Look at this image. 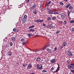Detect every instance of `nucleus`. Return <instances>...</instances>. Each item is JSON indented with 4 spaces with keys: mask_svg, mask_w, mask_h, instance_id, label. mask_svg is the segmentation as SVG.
I'll return each mask as SVG.
<instances>
[{
    "mask_svg": "<svg viewBox=\"0 0 74 74\" xmlns=\"http://www.w3.org/2000/svg\"><path fill=\"white\" fill-rule=\"evenodd\" d=\"M58 48H57V47H55L54 48V51L55 52H57L58 51Z\"/></svg>",
    "mask_w": 74,
    "mask_h": 74,
    "instance_id": "19",
    "label": "nucleus"
},
{
    "mask_svg": "<svg viewBox=\"0 0 74 74\" xmlns=\"http://www.w3.org/2000/svg\"><path fill=\"white\" fill-rule=\"evenodd\" d=\"M43 26H46V25H45V23H43Z\"/></svg>",
    "mask_w": 74,
    "mask_h": 74,
    "instance_id": "49",
    "label": "nucleus"
},
{
    "mask_svg": "<svg viewBox=\"0 0 74 74\" xmlns=\"http://www.w3.org/2000/svg\"><path fill=\"white\" fill-rule=\"evenodd\" d=\"M29 31H30V32H35V30L33 29H30L29 30Z\"/></svg>",
    "mask_w": 74,
    "mask_h": 74,
    "instance_id": "23",
    "label": "nucleus"
},
{
    "mask_svg": "<svg viewBox=\"0 0 74 74\" xmlns=\"http://www.w3.org/2000/svg\"><path fill=\"white\" fill-rule=\"evenodd\" d=\"M42 22H43V20L41 19L39 20V22H40V23Z\"/></svg>",
    "mask_w": 74,
    "mask_h": 74,
    "instance_id": "29",
    "label": "nucleus"
},
{
    "mask_svg": "<svg viewBox=\"0 0 74 74\" xmlns=\"http://www.w3.org/2000/svg\"><path fill=\"white\" fill-rule=\"evenodd\" d=\"M35 22L36 23H38L39 22V20L35 21Z\"/></svg>",
    "mask_w": 74,
    "mask_h": 74,
    "instance_id": "41",
    "label": "nucleus"
},
{
    "mask_svg": "<svg viewBox=\"0 0 74 74\" xmlns=\"http://www.w3.org/2000/svg\"><path fill=\"white\" fill-rule=\"evenodd\" d=\"M33 12L34 14H37V12L35 10H34L33 11Z\"/></svg>",
    "mask_w": 74,
    "mask_h": 74,
    "instance_id": "16",
    "label": "nucleus"
},
{
    "mask_svg": "<svg viewBox=\"0 0 74 74\" xmlns=\"http://www.w3.org/2000/svg\"><path fill=\"white\" fill-rule=\"evenodd\" d=\"M47 72V71L44 70L42 71V73H46V72Z\"/></svg>",
    "mask_w": 74,
    "mask_h": 74,
    "instance_id": "33",
    "label": "nucleus"
},
{
    "mask_svg": "<svg viewBox=\"0 0 74 74\" xmlns=\"http://www.w3.org/2000/svg\"><path fill=\"white\" fill-rule=\"evenodd\" d=\"M63 23L64 25H66V24H67V21L66 20H64L63 22Z\"/></svg>",
    "mask_w": 74,
    "mask_h": 74,
    "instance_id": "27",
    "label": "nucleus"
},
{
    "mask_svg": "<svg viewBox=\"0 0 74 74\" xmlns=\"http://www.w3.org/2000/svg\"><path fill=\"white\" fill-rule=\"evenodd\" d=\"M74 63L73 64H69L67 66V67L69 69H71L73 70L74 69Z\"/></svg>",
    "mask_w": 74,
    "mask_h": 74,
    "instance_id": "1",
    "label": "nucleus"
},
{
    "mask_svg": "<svg viewBox=\"0 0 74 74\" xmlns=\"http://www.w3.org/2000/svg\"><path fill=\"white\" fill-rule=\"evenodd\" d=\"M71 30H72V32H74V27L72 28Z\"/></svg>",
    "mask_w": 74,
    "mask_h": 74,
    "instance_id": "38",
    "label": "nucleus"
},
{
    "mask_svg": "<svg viewBox=\"0 0 74 74\" xmlns=\"http://www.w3.org/2000/svg\"><path fill=\"white\" fill-rule=\"evenodd\" d=\"M64 1H66H66H67V0H64Z\"/></svg>",
    "mask_w": 74,
    "mask_h": 74,
    "instance_id": "55",
    "label": "nucleus"
},
{
    "mask_svg": "<svg viewBox=\"0 0 74 74\" xmlns=\"http://www.w3.org/2000/svg\"><path fill=\"white\" fill-rule=\"evenodd\" d=\"M48 47H49L50 46V44H48L47 45Z\"/></svg>",
    "mask_w": 74,
    "mask_h": 74,
    "instance_id": "54",
    "label": "nucleus"
},
{
    "mask_svg": "<svg viewBox=\"0 0 74 74\" xmlns=\"http://www.w3.org/2000/svg\"><path fill=\"white\" fill-rule=\"evenodd\" d=\"M70 22L71 23H74V20H71L70 21Z\"/></svg>",
    "mask_w": 74,
    "mask_h": 74,
    "instance_id": "30",
    "label": "nucleus"
},
{
    "mask_svg": "<svg viewBox=\"0 0 74 74\" xmlns=\"http://www.w3.org/2000/svg\"><path fill=\"white\" fill-rule=\"evenodd\" d=\"M54 69L53 68V67H52V68H51V71H53V70H54Z\"/></svg>",
    "mask_w": 74,
    "mask_h": 74,
    "instance_id": "43",
    "label": "nucleus"
},
{
    "mask_svg": "<svg viewBox=\"0 0 74 74\" xmlns=\"http://www.w3.org/2000/svg\"><path fill=\"white\" fill-rule=\"evenodd\" d=\"M39 50H36L34 51V52H38L39 51Z\"/></svg>",
    "mask_w": 74,
    "mask_h": 74,
    "instance_id": "47",
    "label": "nucleus"
},
{
    "mask_svg": "<svg viewBox=\"0 0 74 74\" xmlns=\"http://www.w3.org/2000/svg\"><path fill=\"white\" fill-rule=\"evenodd\" d=\"M15 40H16V38H15L13 37L12 38V42H14Z\"/></svg>",
    "mask_w": 74,
    "mask_h": 74,
    "instance_id": "11",
    "label": "nucleus"
},
{
    "mask_svg": "<svg viewBox=\"0 0 74 74\" xmlns=\"http://www.w3.org/2000/svg\"><path fill=\"white\" fill-rule=\"evenodd\" d=\"M67 63H70V61L69 60H67Z\"/></svg>",
    "mask_w": 74,
    "mask_h": 74,
    "instance_id": "48",
    "label": "nucleus"
},
{
    "mask_svg": "<svg viewBox=\"0 0 74 74\" xmlns=\"http://www.w3.org/2000/svg\"><path fill=\"white\" fill-rule=\"evenodd\" d=\"M59 4L60 5H64V3H63L62 2H60Z\"/></svg>",
    "mask_w": 74,
    "mask_h": 74,
    "instance_id": "24",
    "label": "nucleus"
},
{
    "mask_svg": "<svg viewBox=\"0 0 74 74\" xmlns=\"http://www.w3.org/2000/svg\"><path fill=\"white\" fill-rule=\"evenodd\" d=\"M56 19V18L55 16L53 17H52V19H53V20H55Z\"/></svg>",
    "mask_w": 74,
    "mask_h": 74,
    "instance_id": "28",
    "label": "nucleus"
},
{
    "mask_svg": "<svg viewBox=\"0 0 74 74\" xmlns=\"http://www.w3.org/2000/svg\"><path fill=\"white\" fill-rule=\"evenodd\" d=\"M49 5V3L48 2H47V3H46V6H48V5Z\"/></svg>",
    "mask_w": 74,
    "mask_h": 74,
    "instance_id": "42",
    "label": "nucleus"
},
{
    "mask_svg": "<svg viewBox=\"0 0 74 74\" xmlns=\"http://www.w3.org/2000/svg\"><path fill=\"white\" fill-rule=\"evenodd\" d=\"M52 26V24H51V25H48V26H50L49 27H48L49 28V29H53V27H54L53 26Z\"/></svg>",
    "mask_w": 74,
    "mask_h": 74,
    "instance_id": "7",
    "label": "nucleus"
},
{
    "mask_svg": "<svg viewBox=\"0 0 74 74\" xmlns=\"http://www.w3.org/2000/svg\"><path fill=\"white\" fill-rule=\"evenodd\" d=\"M38 35H36L34 36V37H38Z\"/></svg>",
    "mask_w": 74,
    "mask_h": 74,
    "instance_id": "52",
    "label": "nucleus"
},
{
    "mask_svg": "<svg viewBox=\"0 0 74 74\" xmlns=\"http://www.w3.org/2000/svg\"><path fill=\"white\" fill-rule=\"evenodd\" d=\"M34 27V25H32V26H31L30 27H29L28 29H32V28H33V27Z\"/></svg>",
    "mask_w": 74,
    "mask_h": 74,
    "instance_id": "25",
    "label": "nucleus"
},
{
    "mask_svg": "<svg viewBox=\"0 0 74 74\" xmlns=\"http://www.w3.org/2000/svg\"><path fill=\"white\" fill-rule=\"evenodd\" d=\"M38 70H41V69H42V66L41 65L40 67H39V68H38Z\"/></svg>",
    "mask_w": 74,
    "mask_h": 74,
    "instance_id": "18",
    "label": "nucleus"
},
{
    "mask_svg": "<svg viewBox=\"0 0 74 74\" xmlns=\"http://www.w3.org/2000/svg\"><path fill=\"white\" fill-rule=\"evenodd\" d=\"M48 45H46L45 47H44L42 49V50H44V49H47V47H48Z\"/></svg>",
    "mask_w": 74,
    "mask_h": 74,
    "instance_id": "17",
    "label": "nucleus"
},
{
    "mask_svg": "<svg viewBox=\"0 0 74 74\" xmlns=\"http://www.w3.org/2000/svg\"><path fill=\"white\" fill-rule=\"evenodd\" d=\"M27 64H23V67H25L27 66Z\"/></svg>",
    "mask_w": 74,
    "mask_h": 74,
    "instance_id": "32",
    "label": "nucleus"
},
{
    "mask_svg": "<svg viewBox=\"0 0 74 74\" xmlns=\"http://www.w3.org/2000/svg\"><path fill=\"white\" fill-rule=\"evenodd\" d=\"M36 7V4L34 5H33L32 7L31 8V10H33V9H34V8H35Z\"/></svg>",
    "mask_w": 74,
    "mask_h": 74,
    "instance_id": "9",
    "label": "nucleus"
},
{
    "mask_svg": "<svg viewBox=\"0 0 74 74\" xmlns=\"http://www.w3.org/2000/svg\"><path fill=\"white\" fill-rule=\"evenodd\" d=\"M54 14H58V11H55L54 12Z\"/></svg>",
    "mask_w": 74,
    "mask_h": 74,
    "instance_id": "26",
    "label": "nucleus"
},
{
    "mask_svg": "<svg viewBox=\"0 0 74 74\" xmlns=\"http://www.w3.org/2000/svg\"><path fill=\"white\" fill-rule=\"evenodd\" d=\"M27 44V42H23L22 43V45H25V44Z\"/></svg>",
    "mask_w": 74,
    "mask_h": 74,
    "instance_id": "21",
    "label": "nucleus"
},
{
    "mask_svg": "<svg viewBox=\"0 0 74 74\" xmlns=\"http://www.w3.org/2000/svg\"><path fill=\"white\" fill-rule=\"evenodd\" d=\"M67 45V43L65 42H64L62 44L63 47H65Z\"/></svg>",
    "mask_w": 74,
    "mask_h": 74,
    "instance_id": "10",
    "label": "nucleus"
},
{
    "mask_svg": "<svg viewBox=\"0 0 74 74\" xmlns=\"http://www.w3.org/2000/svg\"><path fill=\"white\" fill-rule=\"evenodd\" d=\"M47 20H48V21H49V20H51V17H49L48 18Z\"/></svg>",
    "mask_w": 74,
    "mask_h": 74,
    "instance_id": "44",
    "label": "nucleus"
},
{
    "mask_svg": "<svg viewBox=\"0 0 74 74\" xmlns=\"http://www.w3.org/2000/svg\"><path fill=\"white\" fill-rule=\"evenodd\" d=\"M60 30H59V31H58L56 32V34H58V33H60Z\"/></svg>",
    "mask_w": 74,
    "mask_h": 74,
    "instance_id": "36",
    "label": "nucleus"
},
{
    "mask_svg": "<svg viewBox=\"0 0 74 74\" xmlns=\"http://www.w3.org/2000/svg\"><path fill=\"white\" fill-rule=\"evenodd\" d=\"M63 48V46H61L60 48L61 49H62Z\"/></svg>",
    "mask_w": 74,
    "mask_h": 74,
    "instance_id": "46",
    "label": "nucleus"
},
{
    "mask_svg": "<svg viewBox=\"0 0 74 74\" xmlns=\"http://www.w3.org/2000/svg\"><path fill=\"white\" fill-rule=\"evenodd\" d=\"M7 53L8 55H9V56H11L12 55V53H11V52L10 51H9Z\"/></svg>",
    "mask_w": 74,
    "mask_h": 74,
    "instance_id": "14",
    "label": "nucleus"
},
{
    "mask_svg": "<svg viewBox=\"0 0 74 74\" xmlns=\"http://www.w3.org/2000/svg\"><path fill=\"white\" fill-rule=\"evenodd\" d=\"M40 60L41 58L39 57L37 58L36 59V60L37 61V62H39V61H40Z\"/></svg>",
    "mask_w": 74,
    "mask_h": 74,
    "instance_id": "12",
    "label": "nucleus"
},
{
    "mask_svg": "<svg viewBox=\"0 0 74 74\" xmlns=\"http://www.w3.org/2000/svg\"><path fill=\"white\" fill-rule=\"evenodd\" d=\"M30 74H35V73H31Z\"/></svg>",
    "mask_w": 74,
    "mask_h": 74,
    "instance_id": "56",
    "label": "nucleus"
},
{
    "mask_svg": "<svg viewBox=\"0 0 74 74\" xmlns=\"http://www.w3.org/2000/svg\"><path fill=\"white\" fill-rule=\"evenodd\" d=\"M67 52H68L67 53L68 56H73V53H72L71 52L69 51H67Z\"/></svg>",
    "mask_w": 74,
    "mask_h": 74,
    "instance_id": "5",
    "label": "nucleus"
},
{
    "mask_svg": "<svg viewBox=\"0 0 74 74\" xmlns=\"http://www.w3.org/2000/svg\"><path fill=\"white\" fill-rule=\"evenodd\" d=\"M27 16L26 15H25L24 16V17L22 18V23H25L27 21Z\"/></svg>",
    "mask_w": 74,
    "mask_h": 74,
    "instance_id": "2",
    "label": "nucleus"
},
{
    "mask_svg": "<svg viewBox=\"0 0 74 74\" xmlns=\"http://www.w3.org/2000/svg\"><path fill=\"white\" fill-rule=\"evenodd\" d=\"M70 12H68V16H70Z\"/></svg>",
    "mask_w": 74,
    "mask_h": 74,
    "instance_id": "39",
    "label": "nucleus"
},
{
    "mask_svg": "<svg viewBox=\"0 0 74 74\" xmlns=\"http://www.w3.org/2000/svg\"><path fill=\"white\" fill-rule=\"evenodd\" d=\"M40 65L39 64H38L37 65V69H38V68H39L40 67Z\"/></svg>",
    "mask_w": 74,
    "mask_h": 74,
    "instance_id": "37",
    "label": "nucleus"
},
{
    "mask_svg": "<svg viewBox=\"0 0 74 74\" xmlns=\"http://www.w3.org/2000/svg\"><path fill=\"white\" fill-rule=\"evenodd\" d=\"M21 41L22 42L25 41V39L24 38H23L21 39Z\"/></svg>",
    "mask_w": 74,
    "mask_h": 74,
    "instance_id": "40",
    "label": "nucleus"
},
{
    "mask_svg": "<svg viewBox=\"0 0 74 74\" xmlns=\"http://www.w3.org/2000/svg\"><path fill=\"white\" fill-rule=\"evenodd\" d=\"M47 51H48V52H49V53H51V52H52V50H51V49L48 48L47 49Z\"/></svg>",
    "mask_w": 74,
    "mask_h": 74,
    "instance_id": "13",
    "label": "nucleus"
},
{
    "mask_svg": "<svg viewBox=\"0 0 74 74\" xmlns=\"http://www.w3.org/2000/svg\"><path fill=\"white\" fill-rule=\"evenodd\" d=\"M60 15L62 18H64L66 17V14L64 13L61 14Z\"/></svg>",
    "mask_w": 74,
    "mask_h": 74,
    "instance_id": "4",
    "label": "nucleus"
},
{
    "mask_svg": "<svg viewBox=\"0 0 74 74\" xmlns=\"http://www.w3.org/2000/svg\"><path fill=\"white\" fill-rule=\"evenodd\" d=\"M56 62V60L55 59H52L51 61V62L52 63H54Z\"/></svg>",
    "mask_w": 74,
    "mask_h": 74,
    "instance_id": "15",
    "label": "nucleus"
},
{
    "mask_svg": "<svg viewBox=\"0 0 74 74\" xmlns=\"http://www.w3.org/2000/svg\"><path fill=\"white\" fill-rule=\"evenodd\" d=\"M69 9L70 10H73V7H72V6H70L69 7Z\"/></svg>",
    "mask_w": 74,
    "mask_h": 74,
    "instance_id": "22",
    "label": "nucleus"
},
{
    "mask_svg": "<svg viewBox=\"0 0 74 74\" xmlns=\"http://www.w3.org/2000/svg\"><path fill=\"white\" fill-rule=\"evenodd\" d=\"M47 13L48 14H53V13L52 12V10H49Z\"/></svg>",
    "mask_w": 74,
    "mask_h": 74,
    "instance_id": "8",
    "label": "nucleus"
},
{
    "mask_svg": "<svg viewBox=\"0 0 74 74\" xmlns=\"http://www.w3.org/2000/svg\"><path fill=\"white\" fill-rule=\"evenodd\" d=\"M10 47H12V45H13V44H12V42H10Z\"/></svg>",
    "mask_w": 74,
    "mask_h": 74,
    "instance_id": "34",
    "label": "nucleus"
},
{
    "mask_svg": "<svg viewBox=\"0 0 74 74\" xmlns=\"http://www.w3.org/2000/svg\"><path fill=\"white\" fill-rule=\"evenodd\" d=\"M58 23L60 24V25H62L63 23V22L62 21H60L58 22Z\"/></svg>",
    "mask_w": 74,
    "mask_h": 74,
    "instance_id": "31",
    "label": "nucleus"
},
{
    "mask_svg": "<svg viewBox=\"0 0 74 74\" xmlns=\"http://www.w3.org/2000/svg\"><path fill=\"white\" fill-rule=\"evenodd\" d=\"M41 8H42V5H40V9H41Z\"/></svg>",
    "mask_w": 74,
    "mask_h": 74,
    "instance_id": "50",
    "label": "nucleus"
},
{
    "mask_svg": "<svg viewBox=\"0 0 74 74\" xmlns=\"http://www.w3.org/2000/svg\"><path fill=\"white\" fill-rule=\"evenodd\" d=\"M32 67L33 66H32V65L31 64H29L28 65V66H27L26 69L27 70H29L30 69H32Z\"/></svg>",
    "mask_w": 74,
    "mask_h": 74,
    "instance_id": "3",
    "label": "nucleus"
},
{
    "mask_svg": "<svg viewBox=\"0 0 74 74\" xmlns=\"http://www.w3.org/2000/svg\"><path fill=\"white\" fill-rule=\"evenodd\" d=\"M27 36L29 38H30V37H31V35H30V34H27Z\"/></svg>",
    "mask_w": 74,
    "mask_h": 74,
    "instance_id": "35",
    "label": "nucleus"
},
{
    "mask_svg": "<svg viewBox=\"0 0 74 74\" xmlns=\"http://www.w3.org/2000/svg\"><path fill=\"white\" fill-rule=\"evenodd\" d=\"M30 1V0H27V3H29V1Z\"/></svg>",
    "mask_w": 74,
    "mask_h": 74,
    "instance_id": "53",
    "label": "nucleus"
},
{
    "mask_svg": "<svg viewBox=\"0 0 74 74\" xmlns=\"http://www.w3.org/2000/svg\"><path fill=\"white\" fill-rule=\"evenodd\" d=\"M57 64L58 66V67L57 69H56V71L54 72V73H57V72H58V71H59V69H60V67H59V66L60 65H59V64H58V63Z\"/></svg>",
    "mask_w": 74,
    "mask_h": 74,
    "instance_id": "6",
    "label": "nucleus"
},
{
    "mask_svg": "<svg viewBox=\"0 0 74 74\" xmlns=\"http://www.w3.org/2000/svg\"><path fill=\"white\" fill-rule=\"evenodd\" d=\"M16 29H15V28H14L13 29V31L14 32H16Z\"/></svg>",
    "mask_w": 74,
    "mask_h": 74,
    "instance_id": "45",
    "label": "nucleus"
},
{
    "mask_svg": "<svg viewBox=\"0 0 74 74\" xmlns=\"http://www.w3.org/2000/svg\"><path fill=\"white\" fill-rule=\"evenodd\" d=\"M48 3L49 4H50V3H51V1H50L48 2Z\"/></svg>",
    "mask_w": 74,
    "mask_h": 74,
    "instance_id": "51",
    "label": "nucleus"
},
{
    "mask_svg": "<svg viewBox=\"0 0 74 74\" xmlns=\"http://www.w3.org/2000/svg\"><path fill=\"white\" fill-rule=\"evenodd\" d=\"M70 6V3H68V4L66 6V8H69V6Z\"/></svg>",
    "mask_w": 74,
    "mask_h": 74,
    "instance_id": "20",
    "label": "nucleus"
},
{
    "mask_svg": "<svg viewBox=\"0 0 74 74\" xmlns=\"http://www.w3.org/2000/svg\"><path fill=\"white\" fill-rule=\"evenodd\" d=\"M44 1H47V0H44Z\"/></svg>",
    "mask_w": 74,
    "mask_h": 74,
    "instance_id": "57",
    "label": "nucleus"
}]
</instances>
